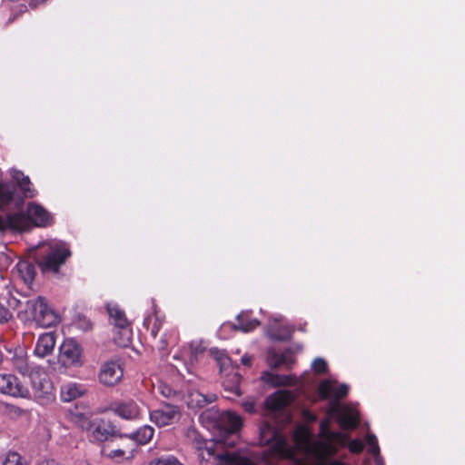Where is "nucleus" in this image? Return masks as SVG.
<instances>
[{"label": "nucleus", "instance_id": "09e8293b", "mask_svg": "<svg viewBox=\"0 0 465 465\" xmlns=\"http://www.w3.org/2000/svg\"><path fill=\"white\" fill-rule=\"evenodd\" d=\"M47 0H31L29 6L32 8L37 7L39 5L45 3Z\"/></svg>", "mask_w": 465, "mask_h": 465}, {"label": "nucleus", "instance_id": "58836bf2", "mask_svg": "<svg viewBox=\"0 0 465 465\" xmlns=\"http://www.w3.org/2000/svg\"><path fill=\"white\" fill-rule=\"evenodd\" d=\"M312 366L313 371L318 374H325L328 371V364L322 358L315 359Z\"/></svg>", "mask_w": 465, "mask_h": 465}, {"label": "nucleus", "instance_id": "4468645a", "mask_svg": "<svg viewBox=\"0 0 465 465\" xmlns=\"http://www.w3.org/2000/svg\"><path fill=\"white\" fill-rule=\"evenodd\" d=\"M339 443L337 440H324L314 443L312 452L317 458L319 462L327 461L329 458L337 455L339 451Z\"/></svg>", "mask_w": 465, "mask_h": 465}, {"label": "nucleus", "instance_id": "f257e3e1", "mask_svg": "<svg viewBox=\"0 0 465 465\" xmlns=\"http://www.w3.org/2000/svg\"><path fill=\"white\" fill-rule=\"evenodd\" d=\"M54 224V217L43 205L31 202L26 210L9 213H0V232H28L33 227L46 228Z\"/></svg>", "mask_w": 465, "mask_h": 465}, {"label": "nucleus", "instance_id": "8fccbe9b", "mask_svg": "<svg viewBox=\"0 0 465 465\" xmlns=\"http://www.w3.org/2000/svg\"><path fill=\"white\" fill-rule=\"evenodd\" d=\"M26 10H27V7L25 5H20L18 6V15L25 13Z\"/></svg>", "mask_w": 465, "mask_h": 465}, {"label": "nucleus", "instance_id": "49530a36", "mask_svg": "<svg viewBox=\"0 0 465 465\" xmlns=\"http://www.w3.org/2000/svg\"><path fill=\"white\" fill-rule=\"evenodd\" d=\"M243 407L249 413H254L256 411L255 404L253 402H246L243 404Z\"/></svg>", "mask_w": 465, "mask_h": 465}, {"label": "nucleus", "instance_id": "2f4dec72", "mask_svg": "<svg viewBox=\"0 0 465 465\" xmlns=\"http://www.w3.org/2000/svg\"><path fill=\"white\" fill-rule=\"evenodd\" d=\"M149 465H183L177 458L172 455H163L150 460Z\"/></svg>", "mask_w": 465, "mask_h": 465}, {"label": "nucleus", "instance_id": "2eb2a0df", "mask_svg": "<svg viewBox=\"0 0 465 465\" xmlns=\"http://www.w3.org/2000/svg\"><path fill=\"white\" fill-rule=\"evenodd\" d=\"M295 362L296 359L290 348L284 350L282 353L272 351L268 355V364L272 369H278L281 366H285L287 370H291Z\"/></svg>", "mask_w": 465, "mask_h": 465}, {"label": "nucleus", "instance_id": "0eeeda50", "mask_svg": "<svg viewBox=\"0 0 465 465\" xmlns=\"http://www.w3.org/2000/svg\"><path fill=\"white\" fill-rule=\"evenodd\" d=\"M29 378L34 390V395L37 400L49 401L54 399L52 381L43 369L35 368L30 372Z\"/></svg>", "mask_w": 465, "mask_h": 465}, {"label": "nucleus", "instance_id": "37998d69", "mask_svg": "<svg viewBox=\"0 0 465 465\" xmlns=\"http://www.w3.org/2000/svg\"><path fill=\"white\" fill-rule=\"evenodd\" d=\"M160 328H161V322L159 320H156L151 329V336L153 338V339H156V336L160 331Z\"/></svg>", "mask_w": 465, "mask_h": 465}, {"label": "nucleus", "instance_id": "cd10ccee", "mask_svg": "<svg viewBox=\"0 0 465 465\" xmlns=\"http://www.w3.org/2000/svg\"><path fill=\"white\" fill-rule=\"evenodd\" d=\"M191 403L195 401V405L199 408H203L209 403L216 401L217 396L214 393L204 395L199 391H195L190 394Z\"/></svg>", "mask_w": 465, "mask_h": 465}, {"label": "nucleus", "instance_id": "7ed1b4c3", "mask_svg": "<svg viewBox=\"0 0 465 465\" xmlns=\"http://www.w3.org/2000/svg\"><path fill=\"white\" fill-rule=\"evenodd\" d=\"M72 256L70 245L63 241L49 242L36 257L43 274L58 275L60 269Z\"/></svg>", "mask_w": 465, "mask_h": 465}, {"label": "nucleus", "instance_id": "473e14b6", "mask_svg": "<svg viewBox=\"0 0 465 465\" xmlns=\"http://www.w3.org/2000/svg\"><path fill=\"white\" fill-rule=\"evenodd\" d=\"M293 440L296 444H304L309 440V430L305 426H300L294 430Z\"/></svg>", "mask_w": 465, "mask_h": 465}, {"label": "nucleus", "instance_id": "393cba45", "mask_svg": "<svg viewBox=\"0 0 465 465\" xmlns=\"http://www.w3.org/2000/svg\"><path fill=\"white\" fill-rule=\"evenodd\" d=\"M17 266L23 281L25 283H32L36 275L35 266L28 262H19Z\"/></svg>", "mask_w": 465, "mask_h": 465}, {"label": "nucleus", "instance_id": "39448f33", "mask_svg": "<svg viewBox=\"0 0 465 465\" xmlns=\"http://www.w3.org/2000/svg\"><path fill=\"white\" fill-rule=\"evenodd\" d=\"M210 351L220 367V372H227L223 381L224 390L235 396H240L242 394L240 386L242 377L232 366L231 358L223 350L213 348Z\"/></svg>", "mask_w": 465, "mask_h": 465}, {"label": "nucleus", "instance_id": "dca6fc26", "mask_svg": "<svg viewBox=\"0 0 465 465\" xmlns=\"http://www.w3.org/2000/svg\"><path fill=\"white\" fill-rule=\"evenodd\" d=\"M262 380L273 388L292 387L297 383V378L295 375L277 374L270 371L262 372Z\"/></svg>", "mask_w": 465, "mask_h": 465}, {"label": "nucleus", "instance_id": "6e6552de", "mask_svg": "<svg viewBox=\"0 0 465 465\" xmlns=\"http://www.w3.org/2000/svg\"><path fill=\"white\" fill-rule=\"evenodd\" d=\"M33 318L43 328L55 326L59 322L58 314L51 309L44 297H37L32 304Z\"/></svg>", "mask_w": 465, "mask_h": 465}, {"label": "nucleus", "instance_id": "9d476101", "mask_svg": "<svg viewBox=\"0 0 465 465\" xmlns=\"http://www.w3.org/2000/svg\"><path fill=\"white\" fill-rule=\"evenodd\" d=\"M124 369L119 361H108L101 365L99 381L106 387L117 385L123 379Z\"/></svg>", "mask_w": 465, "mask_h": 465}, {"label": "nucleus", "instance_id": "79ce46f5", "mask_svg": "<svg viewBox=\"0 0 465 465\" xmlns=\"http://www.w3.org/2000/svg\"><path fill=\"white\" fill-rule=\"evenodd\" d=\"M12 317L10 310L0 302V324L7 322Z\"/></svg>", "mask_w": 465, "mask_h": 465}, {"label": "nucleus", "instance_id": "aec40b11", "mask_svg": "<svg viewBox=\"0 0 465 465\" xmlns=\"http://www.w3.org/2000/svg\"><path fill=\"white\" fill-rule=\"evenodd\" d=\"M319 437L323 440H337L341 447L346 446L348 440H350L349 435L345 433L331 430L330 422L326 419L320 423Z\"/></svg>", "mask_w": 465, "mask_h": 465}, {"label": "nucleus", "instance_id": "f03ea898", "mask_svg": "<svg viewBox=\"0 0 465 465\" xmlns=\"http://www.w3.org/2000/svg\"><path fill=\"white\" fill-rule=\"evenodd\" d=\"M13 182H0V209L8 205L21 208L25 198H33L36 195L30 178L21 171L12 172Z\"/></svg>", "mask_w": 465, "mask_h": 465}, {"label": "nucleus", "instance_id": "f3484780", "mask_svg": "<svg viewBox=\"0 0 465 465\" xmlns=\"http://www.w3.org/2000/svg\"><path fill=\"white\" fill-rule=\"evenodd\" d=\"M292 401V392L289 391H278L270 395L266 400L268 409L281 411Z\"/></svg>", "mask_w": 465, "mask_h": 465}, {"label": "nucleus", "instance_id": "412c9836", "mask_svg": "<svg viewBox=\"0 0 465 465\" xmlns=\"http://www.w3.org/2000/svg\"><path fill=\"white\" fill-rule=\"evenodd\" d=\"M92 436L95 440L100 442L107 440L111 436L124 438V434L117 431L115 430V426L110 423H102L96 425L93 430Z\"/></svg>", "mask_w": 465, "mask_h": 465}, {"label": "nucleus", "instance_id": "c9c22d12", "mask_svg": "<svg viewBox=\"0 0 465 465\" xmlns=\"http://www.w3.org/2000/svg\"><path fill=\"white\" fill-rule=\"evenodd\" d=\"M74 422L83 430H90L93 428L91 420L83 414L75 416Z\"/></svg>", "mask_w": 465, "mask_h": 465}, {"label": "nucleus", "instance_id": "6ab92c4d", "mask_svg": "<svg viewBox=\"0 0 465 465\" xmlns=\"http://www.w3.org/2000/svg\"><path fill=\"white\" fill-rule=\"evenodd\" d=\"M55 345V335L53 332H45L37 340L35 353L39 357H45L52 353Z\"/></svg>", "mask_w": 465, "mask_h": 465}, {"label": "nucleus", "instance_id": "4be33fe9", "mask_svg": "<svg viewBox=\"0 0 465 465\" xmlns=\"http://www.w3.org/2000/svg\"><path fill=\"white\" fill-rule=\"evenodd\" d=\"M153 435L154 429L150 425H143L131 434H124V438L134 440L136 445H145L152 440Z\"/></svg>", "mask_w": 465, "mask_h": 465}, {"label": "nucleus", "instance_id": "c03bdc74", "mask_svg": "<svg viewBox=\"0 0 465 465\" xmlns=\"http://www.w3.org/2000/svg\"><path fill=\"white\" fill-rule=\"evenodd\" d=\"M125 453H126V451L124 450L116 449V450H112L109 456L112 458H120V457H124Z\"/></svg>", "mask_w": 465, "mask_h": 465}, {"label": "nucleus", "instance_id": "ea45409f", "mask_svg": "<svg viewBox=\"0 0 465 465\" xmlns=\"http://www.w3.org/2000/svg\"><path fill=\"white\" fill-rule=\"evenodd\" d=\"M349 393V386L345 383L340 384L333 390L332 397L336 401L345 398Z\"/></svg>", "mask_w": 465, "mask_h": 465}, {"label": "nucleus", "instance_id": "20e7f679", "mask_svg": "<svg viewBox=\"0 0 465 465\" xmlns=\"http://www.w3.org/2000/svg\"><path fill=\"white\" fill-rule=\"evenodd\" d=\"M260 440L262 444L270 446L274 456L282 460L295 459V449L288 443L282 433L268 422H264L260 428Z\"/></svg>", "mask_w": 465, "mask_h": 465}, {"label": "nucleus", "instance_id": "5701e85b", "mask_svg": "<svg viewBox=\"0 0 465 465\" xmlns=\"http://www.w3.org/2000/svg\"><path fill=\"white\" fill-rule=\"evenodd\" d=\"M236 321L237 324L233 325V329L243 332H250L260 325V322L256 318H252L245 312L240 313L236 317Z\"/></svg>", "mask_w": 465, "mask_h": 465}, {"label": "nucleus", "instance_id": "bb28decb", "mask_svg": "<svg viewBox=\"0 0 465 465\" xmlns=\"http://www.w3.org/2000/svg\"><path fill=\"white\" fill-rule=\"evenodd\" d=\"M175 337L164 332L161 338L156 341L155 348L158 350L162 357H166L169 354V345L175 342Z\"/></svg>", "mask_w": 465, "mask_h": 465}, {"label": "nucleus", "instance_id": "f8f14e48", "mask_svg": "<svg viewBox=\"0 0 465 465\" xmlns=\"http://www.w3.org/2000/svg\"><path fill=\"white\" fill-rule=\"evenodd\" d=\"M82 352L80 344L73 339H68L60 346V360L65 366H81Z\"/></svg>", "mask_w": 465, "mask_h": 465}, {"label": "nucleus", "instance_id": "72a5a7b5", "mask_svg": "<svg viewBox=\"0 0 465 465\" xmlns=\"http://www.w3.org/2000/svg\"><path fill=\"white\" fill-rule=\"evenodd\" d=\"M3 465H27V462L17 452H9Z\"/></svg>", "mask_w": 465, "mask_h": 465}, {"label": "nucleus", "instance_id": "a211bd4d", "mask_svg": "<svg viewBox=\"0 0 465 465\" xmlns=\"http://www.w3.org/2000/svg\"><path fill=\"white\" fill-rule=\"evenodd\" d=\"M86 392L84 385L77 382H69L61 386L60 397L64 402L74 401Z\"/></svg>", "mask_w": 465, "mask_h": 465}, {"label": "nucleus", "instance_id": "a19ab883", "mask_svg": "<svg viewBox=\"0 0 465 465\" xmlns=\"http://www.w3.org/2000/svg\"><path fill=\"white\" fill-rule=\"evenodd\" d=\"M346 445H348L349 450L354 454L361 453L364 449L363 443L360 440H357V439L351 440H348Z\"/></svg>", "mask_w": 465, "mask_h": 465}, {"label": "nucleus", "instance_id": "de8ad7c7", "mask_svg": "<svg viewBox=\"0 0 465 465\" xmlns=\"http://www.w3.org/2000/svg\"><path fill=\"white\" fill-rule=\"evenodd\" d=\"M241 361L245 366H250L252 364V357L248 355H243L241 359Z\"/></svg>", "mask_w": 465, "mask_h": 465}, {"label": "nucleus", "instance_id": "4c0bfd02", "mask_svg": "<svg viewBox=\"0 0 465 465\" xmlns=\"http://www.w3.org/2000/svg\"><path fill=\"white\" fill-rule=\"evenodd\" d=\"M75 325L79 330H82L84 331H88L93 329L92 322L86 316L84 315L78 316L75 322Z\"/></svg>", "mask_w": 465, "mask_h": 465}, {"label": "nucleus", "instance_id": "9b49d317", "mask_svg": "<svg viewBox=\"0 0 465 465\" xmlns=\"http://www.w3.org/2000/svg\"><path fill=\"white\" fill-rule=\"evenodd\" d=\"M181 411L174 404L166 403L157 410L150 412V420L158 427H164L179 420Z\"/></svg>", "mask_w": 465, "mask_h": 465}, {"label": "nucleus", "instance_id": "ddd939ff", "mask_svg": "<svg viewBox=\"0 0 465 465\" xmlns=\"http://www.w3.org/2000/svg\"><path fill=\"white\" fill-rule=\"evenodd\" d=\"M0 393L12 397L26 398L29 391L16 376L13 374H0Z\"/></svg>", "mask_w": 465, "mask_h": 465}, {"label": "nucleus", "instance_id": "c85d7f7f", "mask_svg": "<svg viewBox=\"0 0 465 465\" xmlns=\"http://www.w3.org/2000/svg\"><path fill=\"white\" fill-rule=\"evenodd\" d=\"M339 424L343 430H353L357 428L359 419L352 412L345 411L340 416Z\"/></svg>", "mask_w": 465, "mask_h": 465}, {"label": "nucleus", "instance_id": "7c9ffc66", "mask_svg": "<svg viewBox=\"0 0 465 465\" xmlns=\"http://www.w3.org/2000/svg\"><path fill=\"white\" fill-rule=\"evenodd\" d=\"M158 391L164 398L171 399L175 401H181L183 398L180 391L173 390L172 387L164 383L158 386Z\"/></svg>", "mask_w": 465, "mask_h": 465}, {"label": "nucleus", "instance_id": "3c124183", "mask_svg": "<svg viewBox=\"0 0 465 465\" xmlns=\"http://www.w3.org/2000/svg\"><path fill=\"white\" fill-rule=\"evenodd\" d=\"M134 449H133V448H132V449L129 450V454H130V455H129L127 458H132V457L134 456Z\"/></svg>", "mask_w": 465, "mask_h": 465}, {"label": "nucleus", "instance_id": "a18cd8bd", "mask_svg": "<svg viewBox=\"0 0 465 465\" xmlns=\"http://www.w3.org/2000/svg\"><path fill=\"white\" fill-rule=\"evenodd\" d=\"M291 335L290 333H287V334H272V338L276 340V341H288L290 339Z\"/></svg>", "mask_w": 465, "mask_h": 465}, {"label": "nucleus", "instance_id": "b1692460", "mask_svg": "<svg viewBox=\"0 0 465 465\" xmlns=\"http://www.w3.org/2000/svg\"><path fill=\"white\" fill-rule=\"evenodd\" d=\"M224 430L229 433L239 431L242 426V418L232 411L225 412L222 417Z\"/></svg>", "mask_w": 465, "mask_h": 465}, {"label": "nucleus", "instance_id": "a878e982", "mask_svg": "<svg viewBox=\"0 0 465 465\" xmlns=\"http://www.w3.org/2000/svg\"><path fill=\"white\" fill-rule=\"evenodd\" d=\"M12 361L15 369L24 376H29L30 372L36 368L29 365L27 357L24 354H15Z\"/></svg>", "mask_w": 465, "mask_h": 465}, {"label": "nucleus", "instance_id": "f704fd0d", "mask_svg": "<svg viewBox=\"0 0 465 465\" xmlns=\"http://www.w3.org/2000/svg\"><path fill=\"white\" fill-rule=\"evenodd\" d=\"M366 442L369 446L368 451L378 457L380 455V448L376 436L373 434H368L366 436Z\"/></svg>", "mask_w": 465, "mask_h": 465}, {"label": "nucleus", "instance_id": "c756f323", "mask_svg": "<svg viewBox=\"0 0 465 465\" xmlns=\"http://www.w3.org/2000/svg\"><path fill=\"white\" fill-rule=\"evenodd\" d=\"M333 381L331 380H323L318 386V394L322 401H326L333 394Z\"/></svg>", "mask_w": 465, "mask_h": 465}, {"label": "nucleus", "instance_id": "e433bc0d", "mask_svg": "<svg viewBox=\"0 0 465 465\" xmlns=\"http://www.w3.org/2000/svg\"><path fill=\"white\" fill-rule=\"evenodd\" d=\"M228 460L231 465H255L250 459L238 454L230 455Z\"/></svg>", "mask_w": 465, "mask_h": 465}, {"label": "nucleus", "instance_id": "1a4fd4ad", "mask_svg": "<svg viewBox=\"0 0 465 465\" xmlns=\"http://www.w3.org/2000/svg\"><path fill=\"white\" fill-rule=\"evenodd\" d=\"M108 410L115 416L126 420H137L142 417V409L133 399L114 401L110 403Z\"/></svg>", "mask_w": 465, "mask_h": 465}, {"label": "nucleus", "instance_id": "423d86ee", "mask_svg": "<svg viewBox=\"0 0 465 465\" xmlns=\"http://www.w3.org/2000/svg\"><path fill=\"white\" fill-rule=\"evenodd\" d=\"M107 312L110 322L118 329L114 334V340L115 343L121 347H126L132 341V329L130 322L127 320L125 313L117 305L107 306Z\"/></svg>", "mask_w": 465, "mask_h": 465}]
</instances>
